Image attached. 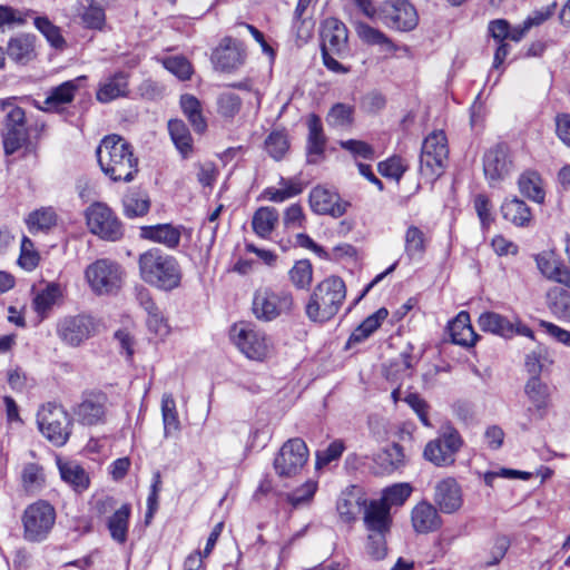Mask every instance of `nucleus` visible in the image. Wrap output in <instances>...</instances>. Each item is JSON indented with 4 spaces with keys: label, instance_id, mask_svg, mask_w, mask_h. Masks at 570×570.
Returning a JSON list of instances; mask_svg holds the SVG:
<instances>
[{
    "label": "nucleus",
    "instance_id": "f257e3e1",
    "mask_svg": "<svg viewBox=\"0 0 570 570\" xmlns=\"http://www.w3.org/2000/svg\"><path fill=\"white\" fill-rule=\"evenodd\" d=\"M101 170L114 181H131L138 173V159L132 147L120 136L105 137L97 148Z\"/></svg>",
    "mask_w": 570,
    "mask_h": 570
},
{
    "label": "nucleus",
    "instance_id": "f03ea898",
    "mask_svg": "<svg viewBox=\"0 0 570 570\" xmlns=\"http://www.w3.org/2000/svg\"><path fill=\"white\" fill-rule=\"evenodd\" d=\"M138 271L140 279L158 289L173 291L180 285L181 271L177 259L154 247L138 256Z\"/></svg>",
    "mask_w": 570,
    "mask_h": 570
},
{
    "label": "nucleus",
    "instance_id": "7ed1b4c3",
    "mask_svg": "<svg viewBox=\"0 0 570 570\" xmlns=\"http://www.w3.org/2000/svg\"><path fill=\"white\" fill-rule=\"evenodd\" d=\"M346 298V286L338 276H328L313 289L305 306L306 316L315 323L331 321Z\"/></svg>",
    "mask_w": 570,
    "mask_h": 570
},
{
    "label": "nucleus",
    "instance_id": "20e7f679",
    "mask_svg": "<svg viewBox=\"0 0 570 570\" xmlns=\"http://www.w3.org/2000/svg\"><path fill=\"white\" fill-rule=\"evenodd\" d=\"M56 518L53 505L46 500L28 504L21 515L24 541L40 543L47 540L55 527Z\"/></svg>",
    "mask_w": 570,
    "mask_h": 570
},
{
    "label": "nucleus",
    "instance_id": "39448f33",
    "mask_svg": "<svg viewBox=\"0 0 570 570\" xmlns=\"http://www.w3.org/2000/svg\"><path fill=\"white\" fill-rule=\"evenodd\" d=\"M295 307L294 297L288 289L258 288L253 297V313L256 318L271 322L288 315Z\"/></svg>",
    "mask_w": 570,
    "mask_h": 570
},
{
    "label": "nucleus",
    "instance_id": "423d86ee",
    "mask_svg": "<svg viewBox=\"0 0 570 570\" xmlns=\"http://www.w3.org/2000/svg\"><path fill=\"white\" fill-rule=\"evenodd\" d=\"M124 275L121 265L109 258H99L85 269V278L97 295L118 292L122 286Z\"/></svg>",
    "mask_w": 570,
    "mask_h": 570
},
{
    "label": "nucleus",
    "instance_id": "0eeeda50",
    "mask_svg": "<svg viewBox=\"0 0 570 570\" xmlns=\"http://www.w3.org/2000/svg\"><path fill=\"white\" fill-rule=\"evenodd\" d=\"M85 218L89 232L101 239L116 242L122 237V225L106 203H92L85 210Z\"/></svg>",
    "mask_w": 570,
    "mask_h": 570
},
{
    "label": "nucleus",
    "instance_id": "6e6552de",
    "mask_svg": "<svg viewBox=\"0 0 570 570\" xmlns=\"http://www.w3.org/2000/svg\"><path fill=\"white\" fill-rule=\"evenodd\" d=\"M40 432L55 445H63L70 436V420L67 412L58 405H43L37 414Z\"/></svg>",
    "mask_w": 570,
    "mask_h": 570
},
{
    "label": "nucleus",
    "instance_id": "1a4fd4ad",
    "mask_svg": "<svg viewBox=\"0 0 570 570\" xmlns=\"http://www.w3.org/2000/svg\"><path fill=\"white\" fill-rule=\"evenodd\" d=\"M230 337L237 348L249 360L263 361L271 351L266 334L245 323L235 324L230 330Z\"/></svg>",
    "mask_w": 570,
    "mask_h": 570
},
{
    "label": "nucleus",
    "instance_id": "9d476101",
    "mask_svg": "<svg viewBox=\"0 0 570 570\" xmlns=\"http://www.w3.org/2000/svg\"><path fill=\"white\" fill-rule=\"evenodd\" d=\"M97 332L95 320L86 314L67 315L57 321L56 334L67 346L78 347Z\"/></svg>",
    "mask_w": 570,
    "mask_h": 570
},
{
    "label": "nucleus",
    "instance_id": "9b49d317",
    "mask_svg": "<svg viewBox=\"0 0 570 570\" xmlns=\"http://www.w3.org/2000/svg\"><path fill=\"white\" fill-rule=\"evenodd\" d=\"M308 455L307 445L302 439H289L275 456L274 470L282 478L296 476L306 464Z\"/></svg>",
    "mask_w": 570,
    "mask_h": 570
},
{
    "label": "nucleus",
    "instance_id": "f8f14e48",
    "mask_svg": "<svg viewBox=\"0 0 570 570\" xmlns=\"http://www.w3.org/2000/svg\"><path fill=\"white\" fill-rule=\"evenodd\" d=\"M377 20L387 28L409 31L417 24V13L407 0H384L379 6Z\"/></svg>",
    "mask_w": 570,
    "mask_h": 570
},
{
    "label": "nucleus",
    "instance_id": "ddd939ff",
    "mask_svg": "<svg viewBox=\"0 0 570 570\" xmlns=\"http://www.w3.org/2000/svg\"><path fill=\"white\" fill-rule=\"evenodd\" d=\"M107 416V396L101 392L90 391L81 395L72 407L73 420L82 426L104 424Z\"/></svg>",
    "mask_w": 570,
    "mask_h": 570
},
{
    "label": "nucleus",
    "instance_id": "4468645a",
    "mask_svg": "<svg viewBox=\"0 0 570 570\" xmlns=\"http://www.w3.org/2000/svg\"><path fill=\"white\" fill-rule=\"evenodd\" d=\"M513 170V160L507 145L499 144L489 149L483 158V171L490 186L504 180Z\"/></svg>",
    "mask_w": 570,
    "mask_h": 570
},
{
    "label": "nucleus",
    "instance_id": "2eb2a0df",
    "mask_svg": "<svg viewBox=\"0 0 570 570\" xmlns=\"http://www.w3.org/2000/svg\"><path fill=\"white\" fill-rule=\"evenodd\" d=\"M245 50L240 42L232 37H225L212 53V62L216 70L232 72L245 61Z\"/></svg>",
    "mask_w": 570,
    "mask_h": 570
},
{
    "label": "nucleus",
    "instance_id": "dca6fc26",
    "mask_svg": "<svg viewBox=\"0 0 570 570\" xmlns=\"http://www.w3.org/2000/svg\"><path fill=\"white\" fill-rule=\"evenodd\" d=\"M309 205L316 214L331 215L335 218L343 216L350 206L334 190L322 186H316L311 190Z\"/></svg>",
    "mask_w": 570,
    "mask_h": 570
},
{
    "label": "nucleus",
    "instance_id": "f3484780",
    "mask_svg": "<svg viewBox=\"0 0 570 570\" xmlns=\"http://www.w3.org/2000/svg\"><path fill=\"white\" fill-rule=\"evenodd\" d=\"M535 263L546 278L570 287V267L564 265L557 252L542 250L535 255Z\"/></svg>",
    "mask_w": 570,
    "mask_h": 570
},
{
    "label": "nucleus",
    "instance_id": "a211bd4d",
    "mask_svg": "<svg viewBox=\"0 0 570 570\" xmlns=\"http://www.w3.org/2000/svg\"><path fill=\"white\" fill-rule=\"evenodd\" d=\"M433 500L443 513L456 512L463 503L462 491L453 478L439 481L435 485Z\"/></svg>",
    "mask_w": 570,
    "mask_h": 570
},
{
    "label": "nucleus",
    "instance_id": "6ab92c4d",
    "mask_svg": "<svg viewBox=\"0 0 570 570\" xmlns=\"http://www.w3.org/2000/svg\"><path fill=\"white\" fill-rule=\"evenodd\" d=\"M184 230L185 227L181 225L157 224L140 227L139 235L142 239L175 249L180 243Z\"/></svg>",
    "mask_w": 570,
    "mask_h": 570
},
{
    "label": "nucleus",
    "instance_id": "aec40b11",
    "mask_svg": "<svg viewBox=\"0 0 570 570\" xmlns=\"http://www.w3.org/2000/svg\"><path fill=\"white\" fill-rule=\"evenodd\" d=\"M137 298L139 301L140 306L147 313L146 324L149 332L154 333L159 338H165L166 336H168L170 333V326L168 324V321L154 302L149 292L145 288H141L138 292Z\"/></svg>",
    "mask_w": 570,
    "mask_h": 570
},
{
    "label": "nucleus",
    "instance_id": "412c9836",
    "mask_svg": "<svg viewBox=\"0 0 570 570\" xmlns=\"http://www.w3.org/2000/svg\"><path fill=\"white\" fill-rule=\"evenodd\" d=\"M129 94V75L124 71L115 72L99 82L96 98L102 104L127 97Z\"/></svg>",
    "mask_w": 570,
    "mask_h": 570
},
{
    "label": "nucleus",
    "instance_id": "4be33fe9",
    "mask_svg": "<svg viewBox=\"0 0 570 570\" xmlns=\"http://www.w3.org/2000/svg\"><path fill=\"white\" fill-rule=\"evenodd\" d=\"M411 522L416 533H430L436 531L442 524L438 510L426 501L419 502L412 509Z\"/></svg>",
    "mask_w": 570,
    "mask_h": 570
},
{
    "label": "nucleus",
    "instance_id": "5701e85b",
    "mask_svg": "<svg viewBox=\"0 0 570 570\" xmlns=\"http://www.w3.org/2000/svg\"><path fill=\"white\" fill-rule=\"evenodd\" d=\"M86 80V76H80L52 88L43 101L45 110L58 111L61 106L70 104L73 100L75 94Z\"/></svg>",
    "mask_w": 570,
    "mask_h": 570
},
{
    "label": "nucleus",
    "instance_id": "b1692460",
    "mask_svg": "<svg viewBox=\"0 0 570 570\" xmlns=\"http://www.w3.org/2000/svg\"><path fill=\"white\" fill-rule=\"evenodd\" d=\"M347 46V29L335 18L326 19L322 29V50L340 53Z\"/></svg>",
    "mask_w": 570,
    "mask_h": 570
},
{
    "label": "nucleus",
    "instance_id": "393cba45",
    "mask_svg": "<svg viewBox=\"0 0 570 570\" xmlns=\"http://www.w3.org/2000/svg\"><path fill=\"white\" fill-rule=\"evenodd\" d=\"M364 524L368 533H390L392 518L383 502L371 501L364 512Z\"/></svg>",
    "mask_w": 570,
    "mask_h": 570
},
{
    "label": "nucleus",
    "instance_id": "a878e982",
    "mask_svg": "<svg viewBox=\"0 0 570 570\" xmlns=\"http://www.w3.org/2000/svg\"><path fill=\"white\" fill-rule=\"evenodd\" d=\"M307 157L308 163H317L323 156L326 145V138L323 132L322 122L318 116L312 114L307 119Z\"/></svg>",
    "mask_w": 570,
    "mask_h": 570
},
{
    "label": "nucleus",
    "instance_id": "bb28decb",
    "mask_svg": "<svg viewBox=\"0 0 570 570\" xmlns=\"http://www.w3.org/2000/svg\"><path fill=\"white\" fill-rule=\"evenodd\" d=\"M449 332L452 342L462 346H472L478 340L470 323V315L468 312H460L456 317L449 324Z\"/></svg>",
    "mask_w": 570,
    "mask_h": 570
},
{
    "label": "nucleus",
    "instance_id": "cd10ccee",
    "mask_svg": "<svg viewBox=\"0 0 570 570\" xmlns=\"http://www.w3.org/2000/svg\"><path fill=\"white\" fill-rule=\"evenodd\" d=\"M501 213L505 220L517 227H528L532 220L529 206L517 197L504 199L501 205Z\"/></svg>",
    "mask_w": 570,
    "mask_h": 570
},
{
    "label": "nucleus",
    "instance_id": "c85d7f7f",
    "mask_svg": "<svg viewBox=\"0 0 570 570\" xmlns=\"http://www.w3.org/2000/svg\"><path fill=\"white\" fill-rule=\"evenodd\" d=\"M478 324L482 331L502 337H512L514 335V324L507 317L494 312L480 314Z\"/></svg>",
    "mask_w": 570,
    "mask_h": 570
},
{
    "label": "nucleus",
    "instance_id": "c756f323",
    "mask_svg": "<svg viewBox=\"0 0 570 570\" xmlns=\"http://www.w3.org/2000/svg\"><path fill=\"white\" fill-rule=\"evenodd\" d=\"M520 193L530 200L542 204L546 197L544 184L541 176L533 170H527L518 179Z\"/></svg>",
    "mask_w": 570,
    "mask_h": 570
},
{
    "label": "nucleus",
    "instance_id": "7c9ffc66",
    "mask_svg": "<svg viewBox=\"0 0 570 570\" xmlns=\"http://www.w3.org/2000/svg\"><path fill=\"white\" fill-rule=\"evenodd\" d=\"M425 233L415 225H409L404 234V254L410 261L421 259L428 247Z\"/></svg>",
    "mask_w": 570,
    "mask_h": 570
},
{
    "label": "nucleus",
    "instance_id": "2f4dec72",
    "mask_svg": "<svg viewBox=\"0 0 570 570\" xmlns=\"http://www.w3.org/2000/svg\"><path fill=\"white\" fill-rule=\"evenodd\" d=\"M524 393L533 409L542 416L549 405V386L538 376H532L525 383Z\"/></svg>",
    "mask_w": 570,
    "mask_h": 570
},
{
    "label": "nucleus",
    "instance_id": "473e14b6",
    "mask_svg": "<svg viewBox=\"0 0 570 570\" xmlns=\"http://www.w3.org/2000/svg\"><path fill=\"white\" fill-rule=\"evenodd\" d=\"M130 512V505L125 503L119 509L115 510L107 521L110 537L117 543L122 544L127 541Z\"/></svg>",
    "mask_w": 570,
    "mask_h": 570
},
{
    "label": "nucleus",
    "instance_id": "72a5a7b5",
    "mask_svg": "<svg viewBox=\"0 0 570 570\" xmlns=\"http://www.w3.org/2000/svg\"><path fill=\"white\" fill-rule=\"evenodd\" d=\"M160 410L164 425V438L167 439L178 434L180 431V421L173 394H163Z\"/></svg>",
    "mask_w": 570,
    "mask_h": 570
},
{
    "label": "nucleus",
    "instance_id": "f704fd0d",
    "mask_svg": "<svg viewBox=\"0 0 570 570\" xmlns=\"http://www.w3.org/2000/svg\"><path fill=\"white\" fill-rule=\"evenodd\" d=\"M278 223V212L274 207H259L253 215L252 227L257 236L267 238Z\"/></svg>",
    "mask_w": 570,
    "mask_h": 570
},
{
    "label": "nucleus",
    "instance_id": "c9c22d12",
    "mask_svg": "<svg viewBox=\"0 0 570 570\" xmlns=\"http://www.w3.org/2000/svg\"><path fill=\"white\" fill-rule=\"evenodd\" d=\"M355 31L358 38L367 45L379 46L385 52H394L396 50L395 45L385 33L365 22H357Z\"/></svg>",
    "mask_w": 570,
    "mask_h": 570
},
{
    "label": "nucleus",
    "instance_id": "e433bc0d",
    "mask_svg": "<svg viewBox=\"0 0 570 570\" xmlns=\"http://www.w3.org/2000/svg\"><path fill=\"white\" fill-rule=\"evenodd\" d=\"M547 305L550 312L560 321L570 322V292L553 287L547 293Z\"/></svg>",
    "mask_w": 570,
    "mask_h": 570
},
{
    "label": "nucleus",
    "instance_id": "4c0bfd02",
    "mask_svg": "<svg viewBox=\"0 0 570 570\" xmlns=\"http://www.w3.org/2000/svg\"><path fill=\"white\" fill-rule=\"evenodd\" d=\"M61 297V286L57 283H49L35 296L33 308L41 318H45Z\"/></svg>",
    "mask_w": 570,
    "mask_h": 570
},
{
    "label": "nucleus",
    "instance_id": "58836bf2",
    "mask_svg": "<svg viewBox=\"0 0 570 570\" xmlns=\"http://www.w3.org/2000/svg\"><path fill=\"white\" fill-rule=\"evenodd\" d=\"M557 8V3H550L543 8L532 11L527 19L521 23L514 27V33L512 36V41H520L531 28L539 27L544 21L550 19Z\"/></svg>",
    "mask_w": 570,
    "mask_h": 570
},
{
    "label": "nucleus",
    "instance_id": "ea45409f",
    "mask_svg": "<svg viewBox=\"0 0 570 570\" xmlns=\"http://www.w3.org/2000/svg\"><path fill=\"white\" fill-rule=\"evenodd\" d=\"M389 316L385 307L379 308L375 313L367 316L351 334L348 344L361 343L368 338Z\"/></svg>",
    "mask_w": 570,
    "mask_h": 570
},
{
    "label": "nucleus",
    "instance_id": "a19ab883",
    "mask_svg": "<svg viewBox=\"0 0 570 570\" xmlns=\"http://www.w3.org/2000/svg\"><path fill=\"white\" fill-rule=\"evenodd\" d=\"M170 138L183 158L193 154V138L183 120H170L168 122Z\"/></svg>",
    "mask_w": 570,
    "mask_h": 570
},
{
    "label": "nucleus",
    "instance_id": "79ce46f5",
    "mask_svg": "<svg viewBox=\"0 0 570 570\" xmlns=\"http://www.w3.org/2000/svg\"><path fill=\"white\" fill-rule=\"evenodd\" d=\"M58 215L52 207H41L31 212L26 218L30 233L48 232L57 225Z\"/></svg>",
    "mask_w": 570,
    "mask_h": 570
},
{
    "label": "nucleus",
    "instance_id": "37998d69",
    "mask_svg": "<svg viewBox=\"0 0 570 570\" xmlns=\"http://www.w3.org/2000/svg\"><path fill=\"white\" fill-rule=\"evenodd\" d=\"M446 161L448 159L439 158V156L421 149L420 176L428 183H434L444 173Z\"/></svg>",
    "mask_w": 570,
    "mask_h": 570
},
{
    "label": "nucleus",
    "instance_id": "c03bdc74",
    "mask_svg": "<svg viewBox=\"0 0 570 570\" xmlns=\"http://www.w3.org/2000/svg\"><path fill=\"white\" fill-rule=\"evenodd\" d=\"M180 107L194 130L204 132L207 128V124L203 116L200 101L195 96L186 94L180 97Z\"/></svg>",
    "mask_w": 570,
    "mask_h": 570
},
{
    "label": "nucleus",
    "instance_id": "a18cd8bd",
    "mask_svg": "<svg viewBox=\"0 0 570 570\" xmlns=\"http://www.w3.org/2000/svg\"><path fill=\"white\" fill-rule=\"evenodd\" d=\"M33 50V38L29 35L18 36L8 43V56L19 63L30 61L35 56Z\"/></svg>",
    "mask_w": 570,
    "mask_h": 570
},
{
    "label": "nucleus",
    "instance_id": "49530a36",
    "mask_svg": "<svg viewBox=\"0 0 570 570\" xmlns=\"http://www.w3.org/2000/svg\"><path fill=\"white\" fill-rule=\"evenodd\" d=\"M61 479L75 491L82 492L89 487V478L85 470L75 462L59 463Z\"/></svg>",
    "mask_w": 570,
    "mask_h": 570
},
{
    "label": "nucleus",
    "instance_id": "de8ad7c7",
    "mask_svg": "<svg viewBox=\"0 0 570 570\" xmlns=\"http://www.w3.org/2000/svg\"><path fill=\"white\" fill-rule=\"evenodd\" d=\"M405 455L400 444L393 443L377 456L382 472L392 473L404 464Z\"/></svg>",
    "mask_w": 570,
    "mask_h": 570
},
{
    "label": "nucleus",
    "instance_id": "09e8293b",
    "mask_svg": "<svg viewBox=\"0 0 570 570\" xmlns=\"http://www.w3.org/2000/svg\"><path fill=\"white\" fill-rule=\"evenodd\" d=\"M291 283L298 289L307 288L313 281V266L308 259L297 261L288 272Z\"/></svg>",
    "mask_w": 570,
    "mask_h": 570
},
{
    "label": "nucleus",
    "instance_id": "8fccbe9b",
    "mask_svg": "<svg viewBox=\"0 0 570 570\" xmlns=\"http://www.w3.org/2000/svg\"><path fill=\"white\" fill-rule=\"evenodd\" d=\"M124 213L128 218L141 217L149 210L150 203L146 195L131 193L125 196Z\"/></svg>",
    "mask_w": 570,
    "mask_h": 570
},
{
    "label": "nucleus",
    "instance_id": "3c124183",
    "mask_svg": "<svg viewBox=\"0 0 570 570\" xmlns=\"http://www.w3.org/2000/svg\"><path fill=\"white\" fill-rule=\"evenodd\" d=\"M412 487L409 483H396L383 491L382 498L377 500L391 509L393 505H402L411 495Z\"/></svg>",
    "mask_w": 570,
    "mask_h": 570
},
{
    "label": "nucleus",
    "instance_id": "603ef678",
    "mask_svg": "<svg viewBox=\"0 0 570 570\" xmlns=\"http://www.w3.org/2000/svg\"><path fill=\"white\" fill-rule=\"evenodd\" d=\"M35 27L45 36L47 41L56 49H63L66 41L60 28L55 26L48 18L38 17L35 19Z\"/></svg>",
    "mask_w": 570,
    "mask_h": 570
},
{
    "label": "nucleus",
    "instance_id": "864d4df0",
    "mask_svg": "<svg viewBox=\"0 0 570 570\" xmlns=\"http://www.w3.org/2000/svg\"><path fill=\"white\" fill-rule=\"evenodd\" d=\"M424 458L438 466L450 465L454 456L445 450L439 439L430 441L423 452Z\"/></svg>",
    "mask_w": 570,
    "mask_h": 570
},
{
    "label": "nucleus",
    "instance_id": "5fc2aeb1",
    "mask_svg": "<svg viewBox=\"0 0 570 570\" xmlns=\"http://www.w3.org/2000/svg\"><path fill=\"white\" fill-rule=\"evenodd\" d=\"M316 491L317 482L314 480H307L299 488L287 494V502L293 508L307 505L312 502Z\"/></svg>",
    "mask_w": 570,
    "mask_h": 570
},
{
    "label": "nucleus",
    "instance_id": "6e6d98bb",
    "mask_svg": "<svg viewBox=\"0 0 570 570\" xmlns=\"http://www.w3.org/2000/svg\"><path fill=\"white\" fill-rule=\"evenodd\" d=\"M288 148L289 142L287 136L283 131H273L265 140V149L275 160L283 159Z\"/></svg>",
    "mask_w": 570,
    "mask_h": 570
},
{
    "label": "nucleus",
    "instance_id": "4d7b16f0",
    "mask_svg": "<svg viewBox=\"0 0 570 570\" xmlns=\"http://www.w3.org/2000/svg\"><path fill=\"white\" fill-rule=\"evenodd\" d=\"M422 150L430 151L439 156V158L448 159L449 147L445 134L442 130L431 132L422 144Z\"/></svg>",
    "mask_w": 570,
    "mask_h": 570
},
{
    "label": "nucleus",
    "instance_id": "13d9d810",
    "mask_svg": "<svg viewBox=\"0 0 570 570\" xmlns=\"http://www.w3.org/2000/svg\"><path fill=\"white\" fill-rule=\"evenodd\" d=\"M21 479L26 491L35 492L39 490L45 483L42 468L36 463L26 464L22 470Z\"/></svg>",
    "mask_w": 570,
    "mask_h": 570
},
{
    "label": "nucleus",
    "instance_id": "bf43d9fd",
    "mask_svg": "<svg viewBox=\"0 0 570 570\" xmlns=\"http://www.w3.org/2000/svg\"><path fill=\"white\" fill-rule=\"evenodd\" d=\"M40 256L33 243L27 236H23L18 259L19 265L26 271H33L38 266Z\"/></svg>",
    "mask_w": 570,
    "mask_h": 570
},
{
    "label": "nucleus",
    "instance_id": "052dcab7",
    "mask_svg": "<svg viewBox=\"0 0 570 570\" xmlns=\"http://www.w3.org/2000/svg\"><path fill=\"white\" fill-rule=\"evenodd\" d=\"M345 450L344 442L342 440H335L328 444L324 450L316 452V469H322L328 465L331 462L336 461L341 458Z\"/></svg>",
    "mask_w": 570,
    "mask_h": 570
},
{
    "label": "nucleus",
    "instance_id": "680f3d73",
    "mask_svg": "<svg viewBox=\"0 0 570 570\" xmlns=\"http://www.w3.org/2000/svg\"><path fill=\"white\" fill-rule=\"evenodd\" d=\"M27 132L24 127H6L3 134L4 151L8 155L17 151L26 141Z\"/></svg>",
    "mask_w": 570,
    "mask_h": 570
},
{
    "label": "nucleus",
    "instance_id": "e2e57ef3",
    "mask_svg": "<svg viewBox=\"0 0 570 570\" xmlns=\"http://www.w3.org/2000/svg\"><path fill=\"white\" fill-rule=\"evenodd\" d=\"M377 168L379 173L382 176L400 180L405 170L407 169V165L401 157L393 156L384 161H381Z\"/></svg>",
    "mask_w": 570,
    "mask_h": 570
},
{
    "label": "nucleus",
    "instance_id": "0e129e2a",
    "mask_svg": "<svg viewBox=\"0 0 570 570\" xmlns=\"http://www.w3.org/2000/svg\"><path fill=\"white\" fill-rule=\"evenodd\" d=\"M389 533H368L366 552L374 560H382L387 554L386 535Z\"/></svg>",
    "mask_w": 570,
    "mask_h": 570
},
{
    "label": "nucleus",
    "instance_id": "69168bd1",
    "mask_svg": "<svg viewBox=\"0 0 570 570\" xmlns=\"http://www.w3.org/2000/svg\"><path fill=\"white\" fill-rule=\"evenodd\" d=\"M0 105L7 112L6 127H24V111L14 105V98L2 99Z\"/></svg>",
    "mask_w": 570,
    "mask_h": 570
},
{
    "label": "nucleus",
    "instance_id": "338daca9",
    "mask_svg": "<svg viewBox=\"0 0 570 570\" xmlns=\"http://www.w3.org/2000/svg\"><path fill=\"white\" fill-rule=\"evenodd\" d=\"M352 114L353 108L351 106L345 104H336L331 108L326 120L330 126H346L352 121Z\"/></svg>",
    "mask_w": 570,
    "mask_h": 570
},
{
    "label": "nucleus",
    "instance_id": "774afa93",
    "mask_svg": "<svg viewBox=\"0 0 570 570\" xmlns=\"http://www.w3.org/2000/svg\"><path fill=\"white\" fill-rule=\"evenodd\" d=\"M164 67L181 80H187L193 73L190 62L184 57H169L164 61Z\"/></svg>",
    "mask_w": 570,
    "mask_h": 570
}]
</instances>
